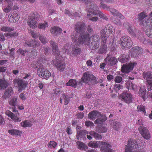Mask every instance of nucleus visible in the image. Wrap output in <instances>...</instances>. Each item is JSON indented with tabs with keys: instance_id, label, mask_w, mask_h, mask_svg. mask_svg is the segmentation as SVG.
<instances>
[{
	"instance_id": "nucleus-1",
	"label": "nucleus",
	"mask_w": 152,
	"mask_h": 152,
	"mask_svg": "<svg viewBox=\"0 0 152 152\" xmlns=\"http://www.w3.org/2000/svg\"><path fill=\"white\" fill-rule=\"evenodd\" d=\"M100 38L99 36L94 35L90 37L88 34H86L83 36H80L78 39L77 40L75 44L79 46L84 44L89 47L92 50H95L99 46Z\"/></svg>"
},
{
	"instance_id": "nucleus-25",
	"label": "nucleus",
	"mask_w": 152,
	"mask_h": 152,
	"mask_svg": "<svg viewBox=\"0 0 152 152\" xmlns=\"http://www.w3.org/2000/svg\"><path fill=\"white\" fill-rule=\"evenodd\" d=\"M88 134V132L87 131L81 130L77 132L76 137L78 140L79 139L80 137L82 138L83 139L85 138L86 135Z\"/></svg>"
},
{
	"instance_id": "nucleus-48",
	"label": "nucleus",
	"mask_w": 152,
	"mask_h": 152,
	"mask_svg": "<svg viewBox=\"0 0 152 152\" xmlns=\"http://www.w3.org/2000/svg\"><path fill=\"white\" fill-rule=\"evenodd\" d=\"M48 24L47 22H45L44 23H39L38 26L39 28L42 29H45L46 28L48 27Z\"/></svg>"
},
{
	"instance_id": "nucleus-23",
	"label": "nucleus",
	"mask_w": 152,
	"mask_h": 152,
	"mask_svg": "<svg viewBox=\"0 0 152 152\" xmlns=\"http://www.w3.org/2000/svg\"><path fill=\"white\" fill-rule=\"evenodd\" d=\"M107 28L104 27V29H102L100 31V37L102 42H103L104 43H106L107 39L106 33L107 32Z\"/></svg>"
},
{
	"instance_id": "nucleus-22",
	"label": "nucleus",
	"mask_w": 152,
	"mask_h": 152,
	"mask_svg": "<svg viewBox=\"0 0 152 152\" xmlns=\"http://www.w3.org/2000/svg\"><path fill=\"white\" fill-rule=\"evenodd\" d=\"M62 31V29L58 27L54 26L52 27L50 31L51 34L54 36H58Z\"/></svg>"
},
{
	"instance_id": "nucleus-53",
	"label": "nucleus",
	"mask_w": 152,
	"mask_h": 152,
	"mask_svg": "<svg viewBox=\"0 0 152 152\" xmlns=\"http://www.w3.org/2000/svg\"><path fill=\"white\" fill-rule=\"evenodd\" d=\"M7 4L8 5L7 6H6L4 10V11L6 13H7L10 12L12 6V5L11 4Z\"/></svg>"
},
{
	"instance_id": "nucleus-4",
	"label": "nucleus",
	"mask_w": 152,
	"mask_h": 152,
	"mask_svg": "<svg viewBox=\"0 0 152 152\" xmlns=\"http://www.w3.org/2000/svg\"><path fill=\"white\" fill-rule=\"evenodd\" d=\"M142 147V142L140 140L137 142L136 140L130 139L128 141L127 145L125 148V152H132L133 149H140Z\"/></svg>"
},
{
	"instance_id": "nucleus-46",
	"label": "nucleus",
	"mask_w": 152,
	"mask_h": 152,
	"mask_svg": "<svg viewBox=\"0 0 152 152\" xmlns=\"http://www.w3.org/2000/svg\"><path fill=\"white\" fill-rule=\"evenodd\" d=\"M114 81L117 83H121L122 84L124 82L123 78L122 77L117 76L114 78Z\"/></svg>"
},
{
	"instance_id": "nucleus-38",
	"label": "nucleus",
	"mask_w": 152,
	"mask_h": 152,
	"mask_svg": "<svg viewBox=\"0 0 152 152\" xmlns=\"http://www.w3.org/2000/svg\"><path fill=\"white\" fill-rule=\"evenodd\" d=\"M89 134L92 135V136L94 137L96 140H100L102 138V137L101 135L99 134L96 132L94 131H91L89 132Z\"/></svg>"
},
{
	"instance_id": "nucleus-24",
	"label": "nucleus",
	"mask_w": 152,
	"mask_h": 152,
	"mask_svg": "<svg viewBox=\"0 0 152 152\" xmlns=\"http://www.w3.org/2000/svg\"><path fill=\"white\" fill-rule=\"evenodd\" d=\"M13 94V91L12 87H10L5 91L4 94L2 96V98L4 99L10 97Z\"/></svg>"
},
{
	"instance_id": "nucleus-19",
	"label": "nucleus",
	"mask_w": 152,
	"mask_h": 152,
	"mask_svg": "<svg viewBox=\"0 0 152 152\" xmlns=\"http://www.w3.org/2000/svg\"><path fill=\"white\" fill-rule=\"evenodd\" d=\"M77 32L78 33H83L85 29V24L84 23H77L75 26Z\"/></svg>"
},
{
	"instance_id": "nucleus-51",
	"label": "nucleus",
	"mask_w": 152,
	"mask_h": 152,
	"mask_svg": "<svg viewBox=\"0 0 152 152\" xmlns=\"http://www.w3.org/2000/svg\"><path fill=\"white\" fill-rule=\"evenodd\" d=\"M109 10L112 14L115 16H116L119 12L118 10L112 8H110Z\"/></svg>"
},
{
	"instance_id": "nucleus-58",
	"label": "nucleus",
	"mask_w": 152,
	"mask_h": 152,
	"mask_svg": "<svg viewBox=\"0 0 152 152\" xmlns=\"http://www.w3.org/2000/svg\"><path fill=\"white\" fill-rule=\"evenodd\" d=\"M17 52L20 54H21L22 55L24 56L25 55V53L27 52L28 51L26 50H23L21 48H19Z\"/></svg>"
},
{
	"instance_id": "nucleus-37",
	"label": "nucleus",
	"mask_w": 152,
	"mask_h": 152,
	"mask_svg": "<svg viewBox=\"0 0 152 152\" xmlns=\"http://www.w3.org/2000/svg\"><path fill=\"white\" fill-rule=\"evenodd\" d=\"M9 85V83L6 80H0V86L1 89H5Z\"/></svg>"
},
{
	"instance_id": "nucleus-7",
	"label": "nucleus",
	"mask_w": 152,
	"mask_h": 152,
	"mask_svg": "<svg viewBox=\"0 0 152 152\" xmlns=\"http://www.w3.org/2000/svg\"><path fill=\"white\" fill-rule=\"evenodd\" d=\"M82 79L83 82L86 83L90 82L92 84H95L97 82L96 77L93 75L90 74L88 72L84 73Z\"/></svg>"
},
{
	"instance_id": "nucleus-5",
	"label": "nucleus",
	"mask_w": 152,
	"mask_h": 152,
	"mask_svg": "<svg viewBox=\"0 0 152 152\" xmlns=\"http://www.w3.org/2000/svg\"><path fill=\"white\" fill-rule=\"evenodd\" d=\"M120 42V44L122 48L126 50L130 48L133 45L132 41L128 36H124L121 37Z\"/></svg>"
},
{
	"instance_id": "nucleus-64",
	"label": "nucleus",
	"mask_w": 152,
	"mask_h": 152,
	"mask_svg": "<svg viewBox=\"0 0 152 152\" xmlns=\"http://www.w3.org/2000/svg\"><path fill=\"white\" fill-rule=\"evenodd\" d=\"M149 16H150L149 17L147 18V20L148 21V22H147V23H148L150 22L151 23H152V11L149 14Z\"/></svg>"
},
{
	"instance_id": "nucleus-26",
	"label": "nucleus",
	"mask_w": 152,
	"mask_h": 152,
	"mask_svg": "<svg viewBox=\"0 0 152 152\" xmlns=\"http://www.w3.org/2000/svg\"><path fill=\"white\" fill-rule=\"evenodd\" d=\"M142 76L143 78L146 80V82L148 80H151L152 79V74L150 72L144 71L143 72Z\"/></svg>"
},
{
	"instance_id": "nucleus-29",
	"label": "nucleus",
	"mask_w": 152,
	"mask_h": 152,
	"mask_svg": "<svg viewBox=\"0 0 152 152\" xmlns=\"http://www.w3.org/2000/svg\"><path fill=\"white\" fill-rule=\"evenodd\" d=\"M139 94L140 96L141 97L145 100V99L148 97L147 94H146V90L143 88H140L139 90Z\"/></svg>"
},
{
	"instance_id": "nucleus-16",
	"label": "nucleus",
	"mask_w": 152,
	"mask_h": 152,
	"mask_svg": "<svg viewBox=\"0 0 152 152\" xmlns=\"http://www.w3.org/2000/svg\"><path fill=\"white\" fill-rule=\"evenodd\" d=\"M105 60L107 65L110 66L115 65L118 62L117 58L111 56H107Z\"/></svg>"
},
{
	"instance_id": "nucleus-55",
	"label": "nucleus",
	"mask_w": 152,
	"mask_h": 152,
	"mask_svg": "<svg viewBox=\"0 0 152 152\" xmlns=\"http://www.w3.org/2000/svg\"><path fill=\"white\" fill-rule=\"evenodd\" d=\"M100 4L99 6V7L103 9H105L106 10H109L110 8V7L108 6L107 5L102 3V1H100Z\"/></svg>"
},
{
	"instance_id": "nucleus-27",
	"label": "nucleus",
	"mask_w": 152,
	"mask_h": 152,
	"mask_svg": "<svg viewBox=\"0 0 152 152\" xmlns=\"http://www.w3.org/2000/svg\"><path fill=\"white\" fill-rule=\"evenodd\" d=\"M129 58L130 56L129 55L124 54L121 55V56L118 58V59L119 61L122 63H124L128 61Z\"/></svg>"
},
{
	"instance_id": "nucleus-35",
	"label": "nucleus",
	"mask_w": 152,
	"mask_h": 152,
	"mask_svg": "<svg viewBox=\"0 0 152 152\" xmlns=\"http://www.w3.org/2000/svg\"><path fill=\"white\" fill-rule=\"evenodd\" d=\"M81 52V49L78 47L74 46L72 48V53L75 55H79Z\"/></svg>"
},
{
	"instance_id": "nucleus-63",
	"label": "nucleus",
	"mask_w": 152,
	"mask_h": 152,
	"mask_svg": "<svg viewBox=\"0 0 152 152\" xmlns=\"http://www.w3.org/2000/svg\"><path fill=\"white\" fill-rule=\"evenodd\" d=\"M85 124L86 126H94V124L91 121H86L85 122Z\"/></svg>"
},
{
	"instance_id": "nucleus-30",
	"label": "nucleus",
	"mask_w": 152,
	"mask_h": 152,
	"mask_svg": "<svg viewBox=\"0 0 152 152\" xmlns=\"http://www.w3.org/2000/svg\"><path fill=\"white\" fill-rule=\"evenodd\" d=\"M126 87L129 90H134L137 88V85L133 84L131 81H129L126 83Z\"/></svg>"
},
{
	"instance_id": "nucleus-45",
	"label": "nucleus",
	"mask_w": 152,
	"mask_h": 152,
	"mask_svg": "<svg viewBox=\"0 0 152 152\" xmlns=\"http://www.w3.org/2000/svg\"><path fill=\"white\" fill-rule=\"evenodd\" d=\"M57 145V143L53 141H51L49 142L48 144V148H54Z\"/></svg>"
},
{
	"instance_id": "nucleus-57",
	"label": "nucleus",
	"mask_w": 152,
	"mask_h": 152,
	"mask_svg": "<svg viewBox=\"0 0 152 152\" xmlns=\"http://www.w3.org/2000/svg\"><path fill=\"white\" fill-rule=\"evenodd\" d=\"M146 34L150 38H152V28L147 29L146 31Z\"/></svg>"
},
{
	"instance_id": "nucleus-40",
	"label": "nucleus",
	"mask_w": 152,
	"mask_h": 152,
	"mask_svg": "<svg viewBox=\"0 0 152 152\" xmlns=\"http://www.w3.org/2000/svg\"><path fill=\"white\" fill-rule=\"evenodd\" d=\"M128 32L132 35L133 37H136V34L134 33L133 30V27L131 25L128 24V27L127 28Z\"/></svg>"
},
{
	"instance_id": "nucleus-56",
	"label": "nucleus",
	"mask_w": 152,
	"mask_h": 152,
	"mask_svg": "<svg viewBox=\"0 0 152 152\" xmlns=\"http://www.w3.org/2000/svg\"><path fill=\"white\" fill-rule=\"evenodd\" d=\"M137 108L138 111L142 112L144 113H146L145 107L143 105H138Z\"/></svg>"
},
{
	"instance_id": "nucleus-6",
	"label": "nucleus",
	"mask_w": 152,
	"mask_h": 152,
	"mask_svg": "<svg viewBox=\"0 0 152 152\" xmlns=\"http://www.w3.org/2000/svg\"><path fill=\"white\" fill-rule=\"evenodd\" d=\"M39 18V15L37 13H31L29 15L28 24L29 26L33 28H36L37 26V23L35 20H37Z\"/></svg>"
},
{
	"instance_id": "nucleus-8",
	"label": "nucleus",
	"mask_w": 152,
	"mask_h": 152,
	"mask_svg": "<svg viewBox=\"0 0 152 152\" xmlns=\"http://www.w3.org/2000/svg\"><path fill=\"white\" fill-rule=\"evenodd\" d=\"M90 11L92 12L91 14L95 15H99V16L104 20H108L107 18L105 15L99 10L98 7L96 4H95L93 6Z\"/></svg>"
},
{
	"instance_id": "nucleus-28",
	"label": "nucleus",
	"mask_w": 152,
	"mask_h": 152,
	"mask_svg": "<svg viewBox=\"0 0 152 152\" xmlns=\"http://www.w3.org/2000/svg\"><path fill=\"white\" fill-rule=\"evenodd\" d=\"M106 44V43H104L103 42H102L101 46L98 51L99 53L102 54L106 52L107 50Z\"/></svg>"
},
{
	"instance_id": "nucleus-60",
	"label": "nucleus",
	"mask_w": 152,
	"mask_h": 152,
	"mask_svg": "<svg viewBox=\"0 0 152 152\" xmlns=\"http://www.w3.org/2000/svg\"><path fill=\"white\" fill-rule=\"evenodd\" d=\"M74 33H72V34L71 35V38L72 39V41H73V43H74L75 45H77L75 44V43H76L75 41H76L78 39L80 36H83L85 35V34H83V35H80L79 36L78 39H76L75 38V36L74 35Z\"/></svg>"
},
{
	"instance_id": "nucleus-43",
	"label": "nucleus",
	"mask_w": 152,
	"mask_h": 152,
	"mask_svg": "<svg viewBox=\"0 0 152 152\" xmlns=\"http://www.w3.org/2000/svg\"><path fill=\"white\" fill-rule=\"evenodd\" d=\"M148 16L145 12L143 11L138 15V19L139 20H142L144 18Z\"/></svg>"
},
{
	"instance_id": "nucleus-32",
	"label": "nucleus",
	"mask_w": 152,
	"mask_h": 152,
	"mask_svg": "<svg viewBox=\"0 0 152 152\" xmlns=\"http://www.w3.org/2000/svg\"><path fill=\"white\" fill-rule=\"evenodd\" d=\"M9 104L12 106V108H14L18 103L17 97L16 96L13 97L9 100Z\"/></svg>"
},
{
	"instance_id": "nucleus-49",
	"label": "nucleus",
	"mask_w": 152,
	"mask_h": 152,
	"mask_svg": "<svg viewBox=\"0 0 152 152\" xmlns=\"http://www.w3.org/2000/svg\"><path fill=\"white\" fill-rule=\"evenodd\" d=\"M71 48V46L69 44H66L62 48L63 51L64 53H66Z\"/></svg>"
},
{
	"instance_id": "nucleus-14",
	"label": "nucleus",
	"mask_w": 152,
	"mask_h": 152,
	"mask_svg": "<svg viewBox=\"0 0 152 152\" xmlns=\"http://www.w3.org/2000/svg\"><path fill=\"white\" fill-rule=\"evenodd\" d=\"M120 98L122 101L129 104L132 102V97L130 94L124 92L120 95Z\"/></svg>"
},
{
	"instance_id": "nucleus-17",
	"label": "nucleus",
	"mask_w": 152,
	"mask_h": 152,
	"mask_svg": "<svg viewBox=\"0 0 152 152\" xmlns=\"http://www.w3.org/2000/svg\"><path fill=\"white\" fill-rule=\"evenodd\" d=\"M25 45L33 48L38 47L40 45L39 41L35 40H31L30 41H26L25 42Z\"/></svg>"
},
{
	"instance_id": "nucleus-36",
	"label": "nucleus",
	"mask_w": 152,
	"mask_h": 152,
	"mask_svg": "<svg viewBox=\"0 0 152 152\" xmlns=\"http://www.w3.org/2000/svg\"><path fill=\"white\" fill-rule=\"evenodd\" d=\"M61 97L60 98V102L61 103H62V98L64 99L65 105H66L69 103V97L68 95H66L65 94H62Z\"/></svg>"
},
{
	"instance_id": "nucleus-44",
	"label": "nucleus",
	"mask_w": 152,
	"mask_h": 152,
	"mask_svg": "<svg viewBox=\"0 0 152 152\" xmlns=\"http://www.w3.org/2000/svg\"><path fill=\"white\" fill-rule=\"evenodd\" d=\"M77 83L76 80L73 79H70L68 82L66 83L67 86H74L75 87L76 86Z\"/></svg>"
},
{
	"instance_id": "nucleus-62",
	"label": "nucleus",
	"mask_w": 152,
	"mask_h": 152,
	"mask_svg": "<svg viewBox=\"0 0 152 152\" xmlns=\"http://www.w3.org/2000/svg\"><path fill=\"white\" fill-rule=\"evenodd\" d=\"M31 34L32 37L34 38H37L39 36V34L38 33H36L34 31H31Z\"/></svg>"
},
{
	"instance_id": "nucleus-39",
	"label": "nucleus",
	"mask_w": 152,
	"mask_h": 152,
	"mask_svg": "<svg viewBox=\"0 0 152 152\" xmlns=\"http://www.w3.org/2000/svg\"><path fill=\"white\" fill-rule=\"evenodd\" d=\"M21 126L23 127H30L32 126V123L31 121L25 120L20 123Z\"/></svg>"
},
{
	"instance_id": "nucleus-41",
	"label": "nucleus",
	"mask_w": 152,
	"mask_h": 152,
	"mask_svg": "<svg viewBox=\"0 0 152 152\" xmlns=\"http://www.w3.org/2000/svg\"><path fill=\"white\" fill-rule=\"evenodd\" d=\"M8 132L12 135H20L22 133V132L16 129H11L8 131Z\"/></svg>"
},
{
	"instance_id": "nucleus-2",
	"label": "nucleus",
	"mask_w": 152,
	"mask_h": 152,
	"mask_svg": "<svg viewBox=\"0 0 152 152\" xmlns=\"http://www.w3.org/2000/svg\"><path fill=\"white\" fill-rule=\"evenodd\" d=\"M88 117L91 120L97 119L95 121V124H102L107 120V118L103 115L96 110H93L90 112L88 115Z\"/></svg>"
},
{
	"instance_id": "nucleus-9",
	"label": "nucleus",
	"mask_w": 152,
	"mask_h": 152,
	"mask_svg": "<svg viewBox=\"0 0 152 152\" xmlns=\"http://www.w3.org/2000/svg\"><path fill=\"white\" fill-rule=\"evenodd\" d=\"M37 73L39 77L45 79H48L51 76L50 72L47 69L43 67H39Z\"/></svg>"
},
{
	"instance_id": "nucleus-33",
	"label": "nucleus",
	"mask_w": 152,
	"mask_h": 152,
	"mask_svg": "<svg viewBox=\"0 0 152 152\" xmlns=\"http://www.w3.org/2000/svg\"><path fill=\"white\" fill-rule=\"evenodd\" d=\"M76 145L77 147V148L80 150H85L87 148V147L86 145L83 143L79 141H77L76 142Z\"/></svg>"
},
{
	"instance_id": "nucleus-61",
	"label": "nucleus",
	"mask_w": 152,
	"mask_h": 152,
	"mask_svg": "<svg viewBox=\"0 0 152 152\" xmlns=\"http://www.w3.org/2000/svg\"><path fill=\"white\" fill-rule=\"evenodd\" d=\"M123 86L119 84H115L114 85V88L116 90H119L120 89H122L123 88Z\"/></svg>"
},
{
	"instance_id": "nucleus-42",
	"label": "nucleus",
	"mask_w": 152,
	"mask_h": 152,
	"mask_svg": "<svg viewBox=\"0 0 152 152\" xmlns=\"http://www.w3.org/2000/svg\"><path fill=\"white\" fill-rule=\"evenodd\" d=\"M19 16L17 13L13 12L11 14L10 18H11L13 19V22H16L19 20Z\"/></svg>"
},
{
	"instance_id": "nucleus-52",
	"label": "nucleus",
	"mask_w": 152,
	"mask_h": 152,
	"mask_svg": "<svg viewBox=\"0 0 152 152\" xmlns=\"http://www.w3.org/2000/svg\"><path fill=\"white\" fill-rule=\"evenodd\" d=\"M147 82L146 85L148 90V91L152 90V80H148V81Z\"/></svg>"
},
{
	"instance_id": "nucleus-47",
	"label": "nucleus",
	"mask_w": 152,
	"mask_h": 152,
	"mask_svg": "<svg viewBox=\"0 0 152 152\" xmlns=\"http://www.w3.org/2000/svg\"><path fill=\"white\" fill-rule=\"evenodd\" d=\"M39 39L41 42L43 44H46L48 42V40L46 38V37L42 35H39Z\"/></svg>"
},
{
	"instance_id": "nucleus-54",
	"label": "nucleus",
	"mask_w": 152,
	"mask_h": 152,
	"mask_svg": "<svg viewBox=\"0 0 152 152\" xmlns=\"http://www.w3.org/2000/svg\"><path fill=\"white\" fill-rule=\"evenodd\" d=\"M90 13H89V14L88 13L87 15V18H89V20H90L93 21H94L96 22V21L98 19V17H91V14H90Z\"/></svg>"
},
{
	"instance_id": "nucleus-11",
	"label": "nucleus",
	"mask_w": 152,
	"mask_h": 152,
	"mask_svg": "<svg viewBox=\"0 0 152 152\" xmlns=\"http://www.w3.org/2000/svg\"><path fill=\"white\" fill-rule=\"evenodd\" d=\"M13 83L15 85L16 84L18 85L19 90H23L25 89L27 84V81L21 79H15L13 80Z\"/></svg>"
},
{
	"instance_id": "nucleus-10",
	"label": "nucleus",
	"mask_w": 152,
	"mask_h": 152,
	"mask_svg": "<svg viewBox=\"0 0 152 152\" xmlns=\"http://www.w3.org/2000/svg\"><path fill=\"white\" fill-rule=\"evenodd\" d=\"M140 132L144 139L148 140L150 139L151 135L148 130L146 127L140 126L139 128Z\"/></svg>"
},
{
	"instance_id": "nucleus-31",
	"label": "nucleus",
	"mask_w": 152,
	"mask_h": 152,
	"mask_svg": "<svg viewBox=\"0 0 152 152\" xmlns=\"http://www.w3.org/2000/svg\"><path fill=\"white\" fill-rule=\"evenodd\" d=\"M111 125L114 129L117 130H118L121 126V124L115 120L111 122Z\"/></svg>"
},
{
	"instance_id": "nucleus-3",
	"label": "nucleus",
	"mask_w": 152,
	"mask_h": 152,
	"mask_svg": "<svg viewBox=\"0 0 152 152\" xmlns=\"http://www.w3.org/2000/svg\"><path fill=\"white\" fill-rule=\"evenodd\" d=\"M101 145H102L100 149L102 152H114V151L111 149V145L105 142L97 141L95 142H90L88 144L89 146L94 148H97Z\"/></svg>"
},
{
	"instance_id": "nucleus-15",
	"label": "nucleus",
	"mask_w": 152,
	"mask_h": 152,
	"mask_svg": "<svg viewBox=\"0 0 152 152\" xmlns=\"http://www.w3.org/2000/svg\"><path fill=\"white\" fill-rule=\"evenodd\" d=\"M131 55L134 57H137L141 55L142 53V50L139 47L135 46L132 48L131 50Z\"/></svg>"
},
{
	"instance_id": "nucleus-50",
	"label": "nucleus",
	"mask_w": 152,
	"mask_h": 152,
	"mask_svg": "<svg viewBox=\"0 0 152 152\" xmlns=\"http://www.w3.org/2000/svg\"><path fill=\"white\" fill-rule=\"evenodd\" d=\"M1 30L4 32H10L13 31L14 29L6 26H3L1 28Z\"/></svg>"
},
{
	"instance_id": "nucleus-18",
	"label": "nucleus",
	"mask_w": 152,
	"mask_h": 152,
	"mask_svg": "<svg viewBox=\"0 0 152 152\" xmlns=\"http://www.w3.org/2000/svg\"><path fill=\"white\" fill-rule=\"evenodd\" d=\"M50 43L51 46L53 53L56 56H58L59 54L60 51L58 48L57 44L53 40L50 41Z\"/></svg>"
},
{
	"instance_id": "nucleus-34",
	"label": "nucleus",
	"mask_w": 152,
	"mask_h": 152,
	"mask_svg": "<svg viewBox=\"0 0 152 152\" xmlns=\"http://www.w3.org/2000/svg\"><path fill=\"white\" fill-rule=\"evenodd\" d=\"M107 128L102 126H99L96 127V131L99 133H104L107 132Z\"/></svg>"
},
{
	"instance_id": "nucleus-21",
	"label": "nucleus",
	"mask_w": 152,
	"mask_h": 152,
	"mask_svg": "<svg viewBox=\"0 0 152 152\" xmlns=\"http://www.w3.org/2000/svg\"><path fill=\"white\" fill-rule=\"evenodd\" d=\"M5 113L8 116L10 117L15 122H20L21 119L18 117L15 116L10 111H7L5 112Z\"/></svg>"
},
{
	"instance_id": "nucleus-59",
	"label": "nucleus",
	"mask_w": 152,
	"mask_h": 152,
	"mask_svg": "<svg viewBox=\"0 0 152 152\" xmlns=\"http://www.w3.org/2000/svg\"><path fill=\"white\" fill-rule=\"evenodd\" d=\"M105 27H106L107 28L109 32L111 33H112L113 32V31L114 30V28H113L110 25H107Z\"/></svg>"
},
{
	"instance_id": "nucleus-13",
	"label": "nucleus",
	"mask_w": 152,
	"mask_h": 152,
	"mask_svg": "<svg viewBox=\"0 0 152 152\" xmlns=\"http://www.w3.org/2000/svg\"><path fill=\"white\" fill-rule=\"evenodd\" d=\"M53 64L58 69L61 71H64L65 68L64 63L58 59H56L53 61Z\"/></svg>"
},
{
	"instance_id": "nucleus-20",
	"label": "nucleus",
	"mask_w": 152,
	"mask_h": 152,
	"mask_svg": "<svg viewBox=\"0 0 152 152\" xmlns=\"http://www.w3.org/2000/svg\"><path fill=\"white\" fill-rule=\"evenodd\" d=\"M84 2L86 5V11L91 13L92 12L90 11L91 9H92L94 5L96 4L93 3L92 0H84Z\"/></svg>"
},
{
	"instance_id": "nucleus-12",
	"label": "nucleus",
	"mask_w": 152,
	"mask_h": 152,
	"mask_svg": "<svg viewBox=\"0 0 152 152\" xmlns=\"http://www.w3.org/2000/svg\"><path fill=\"white\" fill-rule=\"evenodd\" d=\"M136 63H130L127 64H123L121 67V71L125 73H128L133 70L134 66L136 65Z\"/></svg>"
}]
</instances>
